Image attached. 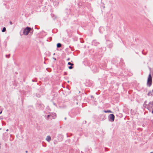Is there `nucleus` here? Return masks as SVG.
<instances>
[{
	"label": "nucleus",
	"mask_w": 153,
	"mask_h": 153,
	"mask_svg": "<svg viewBox=\"0 0 153 153\" xmlns=\"http://www.w3.org/2000/svg\"><path fill=\"white\" fill-rule=\"evenodd\" d=\"M152 114H153V111H152Z\"/></svg>",
	"instance_id": "12"
},
{
	"label": "nucleus",
	"mask_w": 153,
	"mask_h": 153,
	"mask_svg": "<svg viewBox=\"0 0 153 153\" xmlns=\"http://www.w3.org/2000/svg\"><path fill=\"white\" fill-rule=\"evenodd\" d=\"M6 30V29L5 27H4L2 30V32H4Z\"/></svg>",
	"instance_id": "7"
},
{
	"label": "nucleus",
	"mask_w": 153,
	"mask_h": 153,
	"mask_svg": "<svg viewBox=\"0 0 153 153\" xmlns=\"http://www.w3.org/2000/svg\"><path fill=\"white\" fill-rule=\"evenodd\" d=\"M6 131H8V129H7V130H6Z\"/></svg>",
	"instance_id": "11"
},
{
	"label": "nucleus",
	"mask_w": 153,
	"mask_h": 153,
	"mask_svg": "<svg viewBox=\"0 0 153 153\" xmlns=\"http://www.w3.org/2000/svg\"><path fill=\"white\" fill-rule=\"evenodd\" d=\"M51 139V137L49 136H48L47 137L46 140L48 141H49Z\"/></svg>",
	"instance_id": "4"
},
{
	"label": "nucleus",
	"mask_w": 153,
	"mask_h": 153,
	"mask_svg": "<svg viewBox=\"0 0 153 153\" xmlns=\"http://www.w3.org/2000/svg\"><path fill=\"white\" fill-rule=\"evenodd\" d=\"M152 153H153V152H152Z\"/></svg>",
	"instance_id": "14"
},
{
	"label": "nucleus",
	"mask_w": 153,
	"mask_h": 153,
	"mask_svg": "<svg viewBox=\"0 0 153 153\" xmlns=\"http://www.w3.org/2000/svg\"><path fill=\"white\" fill-rule=\"evenodd\" d=\"M72 68V67L71 66H70L69 67V68L70 69H71Z\"/></svg>",
	"instance_id": "8"
},
{
	"label": "nucleus",
	"mask_w": 153,
	"mask_h": 153,
	"mask_svg": "<svg viewBox=\"0 0 153 153\" xmlns=\"http://www.w3.org/2000/svg\"><path fill=\"white\" fill-rule=\"evenodd\" d=\"M57 47L59 48L61 47V44L60 43H58L57 45Z\"/></svg>",
	"instance_id": "5"
},
{
	"label": "nucleus",
	"mask_w": 153,
	"mask_h": 153,
	"mask_svg": "<svg viewBox=\"0 0 153 153\" xmlns=\"http://www.w3.org/2000/svg\"><path fill=\"white\" fill-rule=\"evenodd\" d=\"M1 111H0V114H1Z\"/></svg>",
	"instance_id": "10"
},
{
	"label": "nucleus",
	"mask_w": 153,
	"mask_h": 153,
	"mask_svg": "<svg viewBox=\"0 0 153 153\" xmlns=\"http://www.w3.org/2000/svg\"><path fill=\"white\" fill-rule=\"evenodd\" d=\"M68 64L69 65H72V64L70 62H69L68 63Z\"/></svg>",
	"instance_id": "9"
},
{
	"label": "nucleus",
	"mask_w": 153,
	"mask_h": 153,
	"mask_svg": "<svg viewBox=\"0 0 153 153\" xmlns=\"http://www.w3.org/2000/svg\"><path fill=\"white\" fill-rule=\"evenodd\" d=\"M110 115H113V114H110Z\"/></svg>",
	"instance_id": "13"
},
{
	"label": "nucleus",
	"mask_w": 153,
	"mask_h": 153,
	"mask_svg": "<svg viewBox=\"0 0 153 153\" xmlns=\"http://www.w3.org/2000/svg\"><path fill=\"white\" fill-rule=\"evenodd\" d=\"M30 30V28L27 27L25 29L24 31V33L25 35H27Z\"/></svg>",
	"instance_id": "2"
},
{
	"label": "nucleus",
	"mask_w": 153,
	"mask_h": 153,
	"mask_svg": "<svg viewBox=\"0 0 153 153\" xmlns=\"http://www.w3.org/2000/svg\"><path fill=\"white\" fill-rule=\"evenodd\" d=\"M105 112H109L111 114L112 113L111 112V111H105Z\"/></svg>",
	"instance_id": "6"
},
{
	"label": "nucleus",
	"mask_w": 153,
	"mask_h": 153,
	"mask_svg": "<svg viewBox=\"0 0 153 153\" xmlns=\"http://www.w3.org/2000/svg\"><path fill=\"white\" fill-rule=\"evenodd\" d=\"M109 120L113 121L114 119V115H111V116L109 117Z\"/></svg>",
	"instance_id": "3"
},
{
	"label": "nucleus",
	"mask_w": 153,
	"mask_h": 153,
	"mask_svg": "<svg viewBox=\"0 0 153 153\" xmlns=\"http://www.w3.org/2000/svg\"><path fill=\"white\" fill-rule=\"evenodd\" d=\"M152 77L151 75L150 74L149 75V77L148 79V82H147V84L149 85H150L151 84V82H152Z\"/></svg>",
	"instance_id": "1"
}]
</instances>
